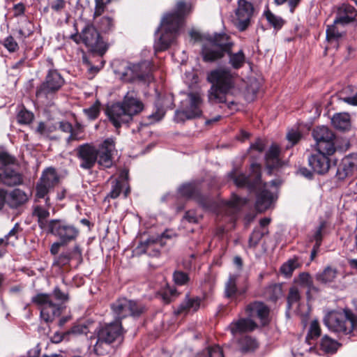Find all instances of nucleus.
<instances>
[{
    "mask_svg": "<svg viewBox=\"0 0 357 357\" xmlns=\"http://www.w3.org/2000/svg\"><path fill=\"white\" fill-rule=\"evenodd\" d=\"M238 278V276L237 275H229L225 287V297L229 298H234L238 294V291L236 287Z\"/></svg>",
    "mask_w": 357,
    "mask_h": 357,
    "instance_id": "36",
    "label": "nucleus"
},
{
    "mask_svg": "<svg viewBox=\"0 0 357 357\" xmlns=\"http://www.w3.org/2000/svg\"><path fill=\"white\" fill-rule=\"evenodd\" d=\"M263 16L265 17L270 26L273 27L274 30L278 31L285 24V20L280 16L275 15L272 13L268 8L264 11Z\"/></svg>",
    "mask_w": 357,
    "mask_h": 357,
    "instance_id": "31",
    "label": "nucleus"
},
{
    "mask_svg": "<svg viewBox=\"0 0 357 357\" xmlns=\"http://www.w3.org/2000/svg\"><path fill=\"white\" fill-rule=\"evenodd\" d=\"M340 345L341 344L337 341L331 338L328 335H324L320 342L321 349L327 354L335 353Z\"/></svg>",
    "mask_w": 357,
    "mask_h": 357,
    "instance_id": "34",
    "label": "nucleus"
},
{
    "mask_svg": "<svg viewBox=\"0 0 357 357\" xmlns=\"http://www.w3.org/2000/svg\"><path fill=\"white\" fill-rule=\"evenodd\" d=\"M324 322L330 331L349 334L357 326V318L349 311L332 312L324 317Z\"/></svg>",
    "mask_w": 357,
    "mask_h": 357,
    "instance_id": "7",
    "label": "nucleus"
},
{
    "mask_svg": "<svg viewBox=\"0 0 357 357\" xmlns=\"http://www.w3.org/2000/svg\"><path fill=\"white\" fill-rule=\"evenodd\" d=\"M325 151H318L308 157V164L312 170L319 174H324L330 169L331 160Z\"/></svg>",
    "mask_w": 357,
    "mask_h": 357,
    "instance_id": "22",
    "label": "nucleus"
},
{
    "mask_svg": "<svg viewBox=\"0 0 357 357\" xmlns=\"http://www.w3.org/2000/svg\"><path fill=\"white\" fill-rule=\"evenodd\" d=\"M144 109V105L139 100L135 91H128L121 102H117L107 109L109 121L116 128L122 125L128 124L132 121L135 115L140 113Z\"/></svg>",
    "mask_w": 357,
    "mask_h": 357,
    "instance_id": "6",
    "label": "nucleus"
},
{
    "mask_svg": "<svg viewBox=\"0 0 357 357\" xmlns=\"http://www.w3.org/2000/svg\"><path fill=\"white\" fill-rule=\"evenodd\" d=\"M100 102L96 101L89 108L84 109V114L90 120H94L98 116L100 112Z\"/></svg>",
    "mask_w": 357,
    "mask_h": 357,
    "instance_id": "54",
    "label": "nucleus"
},
{
    "mask_svg": "<svg viewBox=\"0 0 357 357\" xmlns=\"http://www.w3.org/2000/svg\"><path fill=\"white\" fill-rule=\"evenodd\" d=\"M45 205L40 204V199L36 197L35 204L33 206V215L37 219H47L50 216V208L51 207L50 197H45Z\"/></svg>",
    "mask_w": 357,
    "mask_h": 357,
    "instance_id": "29",
    "label": "nucleus"
},
{
    "mask_svg": "<svg viewBox=\"0 0 357 357\" xmlns=\"http://www.w3.org/2000/svg\"><path fill=\"white\" fill-rule=\"evenodd\" d=\"M75 151L80 161L79 167L82 169L89 170L95 166L98 155L95 146L86 143L78 146Z\"/></svg>",
    "mask_w": 357,
    "mask_h": 357,
    "instance_id": "18",
    "label": "nucleus"
},
{
    "mask_svg": "<svg viewBox=\"0 0 357 357\" xmlns=\"http://www.w3.org/2000/svg\"><path fill=\"white\" fill-rule=\"evenodd\" d=\"M234 43L225 33H215L205 37L202 45V56L205 62H214L222 59L225 54L229 56V63L234 69L241 68L245 63V56L243 50L231 52Z\"/></svg>",
    "mask_w": 357,
    "mask_h": 357,
    "instance_id": "2",
    "label": "nucleus"
},
{
    "mask_svg": "<svg viewBox=\"0 0 357 357\" xmlns=\"http://www.w3.org/2000/svg\"><path fill=\"white\" fill-rule=\"evenodd\" d=\"M201 303V299L198 297L190 298L188 296H186L185 300L181 304L178 308V313H181L184 311H197Z\"/></svg>",
    "mask_w": 357,
    "mask_h": 357,
    "instance_id": "35",
    "label": "nucleus"
},
{
    "mask_svg": "<svg viewBox=\"0 0 357 357\" xmlns=\"http://www.w3.org/2000/svg\"><path fill=\"white\" fill-rule=\"evenodd\" d=\"M191 9L190 3L179 1L176 3L174 10L163 15L160 26L155 31V33L160 31L162 32L160 36L154 43L155 52L166 50L174 43L185 16L190 13Z\"/></svg>",
    "mask_w": 357,
    "mask_h": 357,
    "instance_id": "1",
    "label": "nucleus"
},
{
    "mask_svg": "<svg viewBox=\"0 0 357 357\" xmlns=\"http://www.w3.org/2000/svg\"><path fill=\"white\" fill-rule=\"evenodd\" d=\"M81 40L87 47L99 55H103L107 50V45L92 23L88 22L82 30Z\"/></svg>",
    "mask_w": 357,
    "mask_h": 357,
    "instance_id": "12",
    "label": "nucleus"
},
{
    "mask_svg": "<svg viewBox=\"0 0 357 357\" xmlns=\"http://www.w3.org/2000/svg\"><path fill=\"white\" fill-rule=\"evenodd\" d=\"M321 335V328L317 320H313L310 323L309 331L306 336V342L312 344V340L317 339Z\"/></svg>",
    "mask_w": 357,
    "mask_h": 357,
    "instance_id": "43",
    "label": "nucleus"
},
{
    "mask_svg": "<svg viewBox=\"0 0 357 357\" xmlns=\"http://www.w3.org/2000/svg\"><path fill=\"white\" fill-rule=\"evenodd\" d=\"M98 29L104 33H108L114 31L115 24L112 17L104 16L96 22Z\"/></svg>",
    "mask_w": 357,
    "mask_h": 357,
    "instance_id": "40",
    "label": "nucleus"
},
{
    "mask_svg": "<svg viewBox=\"0 0 357 357\" xmlns=\"http://www.w3.org/2000/svg\"><path fill=\"white\" fill-rule=\"evenodd\" d=\"M268 232V229L255 228L249 238V247L252 248H256L261 238L265 235H267Z\"/></svg>",
    "mask_w": 357,
    "mask_h": 357,
    "instance_id": "38",
    "label": "nucleus"
},
{
    "mask_svg": "<svg viewBox=\"0 0 357 357\" xmlns=\"http://www.w3.org/2000/svg\"><path fill=\"white\" fill-rule=\"evenodd\" d=\"M250 170L251 173L248 176L243 174H237L234 170L229 173L228 176L234 181L237 187L247 188L250 190H254L260 185L261 166L257 163H252Z\"/></svg>",
    "mask_w": 357,
    "mask_h": 357,
    "instance_id": "13",
    "label": "nucleus"
},
{
    "mask_svg": "<svg viewBox=\"0 0 357 357\" xmlns=\"http://www.w3.org/2000/svg\"><path fill=\"white\" fill-rule=\"evenodd\" d=\"M149 62L146 61L142 62L139 64L133 65L131 70L135 73L134 76L135 77L139 78V79H145L146 77H149V70L147 73H141L138 72V70H142L143 68H149Z\"/></svg>",
    "mask_w": 357,
    "mask_h": 357,
    "instance_id": "51",
    "label": "nucleus"
},
{
    "mask_svg": "<svg viewBox=\"0 0 357 357\" xmlns=\"http://www.w3.org/2000/svg\"><path fill=\"white\" fill-rule=\"evenodd\" d=\"M237 73L227 68H219L207 74V81L211 84L208 98L211 102H226V96L236 86Z\"/></svg>",
    "mask_w": 357,
    "mask_h": 357,
    "instance_id": "4",
    "label": "nucleus"
},
{
    "mask_svg": "<svg viewBox=\"0 0 357 357\" xmlns=\"http://www.w3.org/2000/svg\"><path fill=\"white\" fill-rule=\"evenodd\" d=\"M29 199V195L20 188L7 192L6 204L11 208H18L22 206Z\"/></svg>",
    "mask_w": 357,
    "mask_h": 357,
    "instance_id": "27",
    "label": "nucleus"
},
{
    "mask_svg": "<svg viewBox=\"0 0 357 357\" xmlns=\"http://www.w3.org/2000/svg\"><path fill=\"white\" fill-rule=\"evenodd\" d=\"M266 148V143L261 139H257L254 143L250 145V149L255 150L259 153H262Z\"/></svg>",
    "mask_w": 357,
    "mask_h": 357,
    "instance_id": "61",
    "label": "nucleus"
},
{
    "mask_svg": "<svg viewBox=\"0 0 357 357\" xmlns=\"http://www.w3.org/2000/svg\"><path fill=\"white\" fill-rule=\"evenodd\" d=\"M357 10L350 4L343 3L337 8L335 24H348L356 20Z\"/></svg>",
    "mask_w": 357,
    "mask_h": 357,
    "instance_id": "24",
    "label": "nucleus"
},
{
    "mask_svg": "<svg viewBox=\"0 0 357 357\" xmlns=\"http://www.w3.org/2000/svg\"><path fill=\"white\" fill-rule=\"evenodd\" d=\"M178 190L181 196L195 200L203 208L218 213L224 211L228 215H234L243 204L241 198L234 195L229 200L221 202V208L219 209L218 204L210 197L202 195L199 185L194 183L183 184Z\"/></svg>",
    "mask_w": 357,
    "mask_h": 357,
    "instance_id": "3",
    "label": "nucleus"
},
{
    "mask_svg": "<svg viewBox=\"0 0 357 357\" xmlns=\"http://www.w3.org/2000/svg\"><path fill=\"white\" fill-rule=\"evenodd\" d=\"M123 329L121 321H114L101 326L97 332V341L93 347L94 352L103 355L105 349L103 344H110L122 338Z\"/></svg>",
    "mask_w": 357,
    "mask_h": 357,
    "instance_id": "8",
    "label": "nucleus"
},
{
    "mask_svg": "<svg viewBox=\"0 0 357 357\" xmlns=\"http://www.w3.org/2000/svg\"><path fill=\"white\" fill-rule=\"evenodd\" d=\"M59 176L54 167L45 169L36 185V197L43 199L59 183Z\"/></svg>",
    "mask_w": 357,
    "mask_h": 357,
    "instance_id": "15",
    "label": "nucleus"
},
{
    "mask_svg": "<svg viewBox=\"0 0 357 357\" xmlns=\"http://www.w3.org/2000/svg\"><path fill=\"white\" fill-rule=\"evenodd\" d=\"M245 313L250 317H258L263 324L268 322L269 308L264 303L255 301L245 307Z\"/></svg>",
    "mask_w": 357,
    "mask_h": 357,
    "instance_id": "23",
    "label": "nucleus"
},
{
    "mask_svg": "<svg viewBox=\"0 0 357 357\" xmlns=\"http://www.w3.org/2000/svg\"><path fill=\"white\" fill-rule=\"evenodd\" d=\"M301 133L298 131L294 130L289 131L287 135V139L291 143V146L296 144L301 139Z\"/></svg>",
    "mask_w": 357,
    "mask_h": 357,
    "instance_id": "60",
    "label": "nucleus"
},
{
    "mask_svg": "<svg viewBox=\"0 0 357 357\" xmlns=\"http://www.w3.org/2000/svg\"><path fill=\"white\" fill-rule=\"evenodd\" d=\"M3 45L5 48H6L7 50L10 52H15L19 49L17 43L11 36H9L5 38Z\"/></svg>",
    "mask_w": 357,
    "mask_h": 357,
    "instance_id": "56",
    "label": "nucleus"
},
{
    "mask_svg": "<svg viewBox=\"0 0 357 357\" xmlns=\"http://www.w3.org/2000/svg\"><path fill=\"white\" fill-rule=\"evenodd\" d=\"M173 281L176 285H185L190 281V277L187 273L182 271H175L173 273Z\"/></svg>",
    "mask_w": 357,
    "mask_h": 357,
    "instance_id": "52",
    "label": "nucleus"
},
{
    "mask_svg": "<svg viewBox=\"0 0 357 357\" xmlns=\"http://www.w3.org/2000/svg\"><path fill=\"white\" fill-rule=\"evenodd\" d=\"M257 327V324L251 319H240L236 321L231 322L229 326V329L234 335L237 333L252 331Z\"/></svg>",
    "mask_w": 357,
    "mask_h": 357,
    "instance_id": "28",
    "label": "nucleus"
},
{
    "mask_svg": "<svg viewBox=\"0 0 357 357\" xmlns=\"http://www.w3.org/2000/svg\"><path fill=\"white\" fill-rule=\"evenodd\" d=\"M195 357H224L222 349L218 345L208 348Z\"/></svg>",
    "mask_w": 357,
    "mask_h": 357,
    "instance_id": "49",
    "label": "nucleus"
},
{
    "mask_svg": "<svg viewBox=\"0 0 357 357\" xmlns=\"http://www.w3.org/2000/svg\"><path fill=\"white\" fill-rule=\"evenodd\" d=\"M336 269L328 266L321 273H319L316 275V279L322 283H328L333 282L336 278Z\"/></svg>",
    "mask_w": 357,
    "mask_h": 357,
    "instance_id": "39",
    "label": "nucleus"
},
{
    "mask_svg": "<svg viewBox=\"0 0 357 357\" xmlns=\"http://www.w3.org/2000/svg\"><path fill=\"white\" fill-rule=\"evenodd\" d=\"M165 111L162 107L156 106L155 112L149 116L152 121H158L162 119L165 116Z\"/></svg>",
    "mask_w": 357,
    "mask_h": 357,
    "instance_id": "58",
    "label": "nucleus"
},
{
    "mask_svg": "<svg viewBox=\"0 0 357 357\" xmlns=\"http://www.w3.org/2000/svg\"><path fill=\"white\" fill-rule=\"evenodd\" d=\"M17 38L20 40H24L26 38L31 36L33 33V25L27 20L22 22L21 26L17 31Z\"/></svg>",
    "mask_w": 357,
    "mask_h": 357,
    "instance_id": "42",
    "label": "nucleus"
},
{
    "mask_svg": "<svg viewBox=\"0 0 357 357\" xmlns=\"http://www.w3.org/2000/svg\"><path fill=\"white\" fill-rule=\"evenodd\" d=\"M239 349L243 353L254 351L259 347V343L255 338L245 335L238 340Z\"/></svg>",
    "mask_w": 357,
    "mask_h": 357,
    "instance_id": "32",
    "label": "nucleus"
},
{
    "mask_svg": "<svg viewBox=\"0 0 357 357\" xmlns=\"http://www.w3.org/2000/svg\"><path fill=\"white\" fill-rule=\"evenodd\" d=\"M115 151L114 141L108 138L106 139L97 149L98 160L99 165L104 168L111 167L113 164L112 155Z\"/></svg>",
    "mask_w": 357,
    "mask_h": 357,
    "instance_id": "20",
    "label": "nucleus"
},
{
    "mask_svg": "<svg viewBox=\"0 0 357 357\" xmlns=\"http://www.w3.org/2000/svg\"><path fill=\"white\" fill-rule=\"evenodd\" d=\"M64 82L63 77L56 70H50L44 81L37 87L36 96L39 99L52 100Z\"/></svg>",
    "mask_w": 357,
    "mask_h": 357,
    "instance_id": "9",
    "label": "nucleus"
},
{
    "mask_svg": "<svg viewBox=\"0 0 357 357\" xmlns=\"http://www.w3.org/2000/svg\"><path fill=\"white\" fill-rule=\"evenodd\" d=\"M326 228V222L323 220L319 223V226L314 229L313 234L310 238V241L312 242L314 241V245L321 246L323 238L325 235Z\"/></svg>",
    "mask_w": 357,
    "mask_h": 357,
    "instance_id": "41",
    "label": "nucleus"
},
{
    "mask_svg": "<svg viewBox=\"0 0 357 357\" xmlns=\"http://www.w3.org/2000/svg\"><path fill=\"white\" fill-rule=\"evenodd\" d=\"M254 12L255 8L251 2L247 0L238 1L234 22L240 31H244L249 27Z\"/></svg>",
    "mask_w": 357,
    "mask_h": 357,
    "instance_id": "17",
    "label": "nucleus"
},
{
    "mask_svg": "<svg viewBox=\"0 0 357 357\" xmlns=\"http://www.w3.org/2000/svg\"><path fill=\"white\" fill-rule=\"evenodd\" d=\"M165 236L166 234L164 232L160 238L151 237L141 242L136 248L137 254H147L150 257H158L159 255V250L157 249L156 245L160 243L161 238Z\"/></svg>",
    "mask_w": 357,
    "mask_h": 357,
    "instance_id": "26",
    "label": "nucleus"
},
{
    "mask_svg": "<svg viewBox=\"0 0 357 357\" xmlns=\"http://www.w3.org/2000/svg\"><path fill=\"white\" fill-rule=\"evenodd\" d=\"M50 229V234L66 245L75 241L79 234V229L64 219H52Z\"/></svg>",
    "mask_w": 357,
    "mask_h": 357,
    "instance_id": "11",
    "label": "nucleus"
},
{
    "mask_svg": "<svg viewBox=\"0 0 357 357\" xmlns=\"http://www.w3.org/2000/svg\"><path fill=\"white\" fill-rule=\"evenodd\" d=\"M56 126L54 125H47L40 121L38 123L35 132L41 137H47L52 132L56 130Z\"/></svg>",
    "mask_w": 357,
    "mask_h": 357,
    "instance_id": "46",
    "label": "nucleus"
},
{
    "mask_svg": "<svg viewBox=\"0 0 357 357\" xmlns=\"http://www.w3.org/2000/svg\"><path fill=\"white\" fill-rule=\"evenodd\" d=\"M357 171V154H349L342 158L337 167L336 177L344 181L350 177Z\"/></svg>",
    "mask_w": 357,
    "mask_h": 357,
    "instance_id": "21",
    "label": "nucleus"
},
{
    "mask_svg": "<svg viewBox=\"0 0 357 357\" xmlns=\"http://www.w3.org/2000/svg\"><path fill=\"white\" fill-rule=\"evenodd\" d=\"M68 300V293L62 291L59 287H56L51 294H37L32 297L31 302L39 307L41 319L49 323L61 314L66 308L64 303Z\"/></svg>",
    "mask_w": 357,
    "mask_h": 357,
    "instance_id": "5",
    "label": "nucleus"
},
{
    "mask_svg": "<svg viewBox=\"0 0 357 357\" xmlns=\"http://www.w3.org/2000/svg\"><path fill=\"white\" fill-rule=\"evenodd\" d=\"M111 310L116 319L115 321H121L129 315L139 317L144 312L145 307L135 301L121 298L111 304Z\"/></svg>",
    "mask_w": 357,
    "mask_h": 357,
    "instance_id": "10",
    "label": "nucleus"
},
{
    "mask_svg": "<svg viewBox=\"0 0 357 357\" xmlns=\"http://www.w3.org/2000/svg\"><path fill=\"white\" fill-rule=\"evenodd\" d=\"M0 162L3 165H8L10 164H15L16 160L15 157L10 155L6 151L0 152Z\"/></svg>",
    "mask_w": 357,
    "mask_h": 357,
    "instance_id": "57",
    "label": "nucleus"
},
{
    "mask_svg": "<svg viewBox=\"0 0 357 357\" xmlns=\"http://www.w3.org/2000/svg\"><path fill=\"white\" fill-rule=\"evenodd\" d=\"M280 151L277 144H272L265 156L268 167H274L278 165Z\"/></svg>",
    "mask_w": 357,
    "mask_h": 357,
    "instance_id": "37",
    "label": "nucleus"
},
{
    "mask_svg": "<svg viewBox=\"0 0 357 357\" xmlns=\"http://www.w3.org/2000/svg\"><path fill=\"white\" fill-rule=\"evenodd\" d=\"M107 6L103 4H99L95 3V9L93 15V19L96 20L98 17H100L105 10Z\"/></svg>",
    "mask_w": 357,
    "mask_h": 357,
    "instance_id": "63",
    "label": "nucleus"
},
{
    "mask_svg": "<svg viewBox=\"0 0 357 357\" xmlns=\"http://www.w3.org/2000/svg\"><path fill=\"white\" fill-rule=\"evenodd\" d=\"M331 121L333 126L340 130L345 131L351 127V117L347 112L335 114Z\"/></svg>",
    "mask_w": 357,
    "mask_h": 357,
    "instance_id": "30",
    "label": "nucleus"
},
{
    "mask_svg": "<svg viewBox=\"0 0 357 357\" xmlns=\"http://www.w3.org/2000/svg\"><path fill=\"white\" fill-rule=\"evenodd\" d=\"M301 299V294L297 287L293 286L290 287L287 296V304L289 308H291L294 305L298 303Z\"/></svg>",
    "mask_w": 357,
    "mask_h": 357,
    "instance_id": "47",
    "label": "nucleus"
},
{
    "mask_svg": "<svg viewBox=\"0 0 357 357\" xmlns=\"http://www.w3.org/2000/svg\"><path fill=\"white\" fill-rule=\"evenodd\" d=\"M269 185L277 188L280 185V183L277 180H273L270 183H266L261 185L260 182L259 187L255 189L258 190L255 206L259 212H264L268 209L274 200L273 192L268 190Z\"/></svg>",
    "mask_w": 357,
    "mask_h": 357,
    "instance_id": "19",
    "label": "nucleus"
},
{
    "mask_svg": "<svg viewBox=\"0 0 357 357\" xmlns=\"http://www.w3.org/2000/svg\"><path fill=\"white\" fill-rule=\"evenodd\" d=\"M123 187V183L121 181L114 179L111 181V190L109 193L107 195V198L116 199L117 198Z\"/></svg>",
    "mask_w": 357,
    "mask_h": 357,
    "instance_id": "48",
    "label": "nucleus"
},
{
    "mask_svg": "<svg viewBox=\"0 0 357 357\" xmlns=\"http://www.w3.org/2000/svg\"><path fill=\"white\" fill-rule=\"evenodd\" d=\"M23 176L18 171L10 168L6 167L2 173H0V184L13 187L20 185L23 183Z\"/></svg>",
    "mask_w": 357,
    "mask_h": 357,
    "instance_id": "25",
    "label": "nucleus"
},
{
    "mask_svg": "<svg viewBox=\"0 0 357 357\" xmlns=\"http://www.w3.org/2000/svg\"><path fill=\"white\" fill-rule=\"evenodd\" d=\"M71 259L72 255L70 252H63L56 258L53 265L59 267H63L68 264Z\"/></svg>",
    "mask_w": 357,
    "mask_h": 357,
    "instance_id": "55",
    "label": "nucleus"
},
{
    "mask_svg": "<svg viewBox=\"0 0 357 357\" xmlns=\"http://www.w3.org/2000/svg\"><path fill=\"white\" fill-rule=\"evenodd\" d=\"M33 119V114L24 107L20 109L17 115V122L20 124H29Z\"/></svg>",
    "mask_w": 357,
    "mask_h": 357,
    "instance_id": "50",
    "label": "nucleus"
},
{
    "mask_svg": "<svg viewBox=\"0 0 357 357\" xmlns=\"http://www.w3.org/2000/svg\"><path fill=\"white\" fill-rule=\"evenodd\" d=\"M300 266V264L297 258L289 259L280 267V271L282 274L287 277H291L294 271Z\"/></svg>",
    "mask_w": 357,
    "mask_h": 357,
    "instance_id": "44",
    "label": "nucleus"
},
{
    "mask_svg": "<svg viewBox=\"0 0 357 357\" xmlns=\"http://www.w3.org/2000/svg\"><path fill=\"white\" fill-rule=\"evenodd\" d=\"M312 135L317 142L318 151H325L328 155H333L335 152V136L333 131L326 126H319L314 129Z\"/></svg>",
    "mask_w": 357,
    "mask_h": 357,
    "instance_id": "16",
    "label": "nucleus"
},
{
    "mask_svg": "<svg viewBox=\"0 0 357 357\" xmlns=\"http://www.w3.org/2000/svg\"><path fill=\"white\" fill-rule=\"evenodd\" d=\"M202 100L198 93L188 94L187 105L181 110L176 112L175 119L177 122L199 117L202 111Z\"/></svg>",
    "mask_w": 357,
    "mask_h": 357,
    "instance_id": "14",
    "label": "nucleus"
},
{
    "mask_svg": "<svg viewBox=\"0 0 357 357\" xmlns=\"http://www.w3.org/2000/svg\"><path fill=\"white\" fill-rule=\"evenodd\" d=\"M294 282L302 287L307 288V294H309L311 291H318V289L314 286L312 278L308 273H301L298 278H294Z\"/></svg>",
    "mask_w": 357,
    "mask_h": 357,
    "instance_id": "33",
    "label": "nucleus"
},
{
    "mask_svg": "<svg viewBox=\"0 0 357 357\" xmlns=\"http://www.w3.org/2000/svg\"><path fill=\"white\" fill-rule=\"evenodd\" d=\"M268 298L273 301H277L282 295V287L280 284L270 285L266 292Z\"/></svg>",
    "mask_w": 357,
    "mask_h": 357,
    "instance_id": "45",
    "label": "nucleus"
},
{
    "mask_svg": "<svg viewBox=\"0 0 357 357\" xmlns=\"http://www.w3.org/2000/svg\"><path fill=\"white\" fill-rule=\"evenodd\" d=\"M50 6L54 12L59 13L66 8V2L65 0H54Z\"/></svg>",
    "mask_w": 357,
    "mask_h": 357,
    "instance_id": "59",
    "label": "nucleus"
},
{
    "mask_svg": "<svg viewBox=\"0 0 357 357\" xmlns=\"http://www.w3.org/2000/svg\"><path fill=\"white\" fill-rule=\"evenodd\" d=\"M337 24H333L328 25L326 29V38L328 41L337 40L342 37V33L337 27Z\"/></svg>",
    "mask_w": 357,
    "mask_h": 357,
    "instance_id": "53",
    "label": "nucleus"
},
{
    "mask_svg": "<svg viewBox=\"0 0 357 357\" xmlns=\"http://www.w3.org/2000/svg\"><path fill=\"white\" fill-rule=\"evenodd\" d=\"M68 333L75 335L86 333L87 327L84 325H75L71 328Z\"/></svg>",
    "mask_w": 357,
    "mask_h": 357,
    "instance_id": "62",
    "label": "nucleus"
},
{
    "mask_svg": "<svg viewBox=\"0 0 357 357\" xmlns=\"http://www.w3.org/2000/svg\"><path fill=\"white\" fill-rule=\"evenodd\" d=\"M342 93L340 94V98L344 102L357 106V93L354 96H342Z\"/></svg>",
    "mask_w": 357,
    "mask_h": 357,
    "instance_id": "64",
    "label": "nucleus"
}]
</instances>
